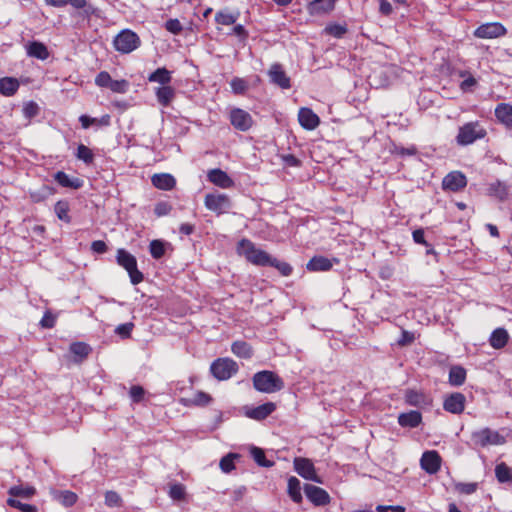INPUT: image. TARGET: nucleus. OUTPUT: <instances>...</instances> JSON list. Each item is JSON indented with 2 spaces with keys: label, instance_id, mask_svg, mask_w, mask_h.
<instances>
[{
  "label": "nucleus",
  "instance_id": "a19ab883",
  "mask_svg": "<svg viewBox=\"0 0 512 512\" xmlns=\"http://www.w3.org/2000/svg\"><path fill=\"white\" fill-rule=\"evenodd\" d=\"M489 193L500 200H504L508 195V187L506 184L496 181L490 185Z\"/></svg>",
  "mask_w": 512,
  "mask_h": 512
},
{
  "label": "nucleus",
  "instance_id": "e433bc0d",
  "mask_svg": "<svg viewBox=\"0 0 512 512\" xmlns=\"http://www.w3.org/2000/svg\"><path fill=\"white\" fill-rule=\"evenodd\" d=\"M495 476L500 483L512 481V469L504 462L499 463L495 467Z\"/></svg>",
  "mask_w": 512,
  "mask_h": 512
},
{
  "label": "nucleus",
  "instance_id": "79ce46f5",
  "mask_svg": "<svg viewBox=\"0 0 512 512\" xmlns=\"http://www.w3.org/2000/svg\"><path fill=\"white\" fill-rule=\"evenodd\" d=\"M239 458V455L238 454H234V453H230L226 456H224L221 460H220V468L221 470L224 472V473H229L231 472L235 466H234V460Z\"/></svg>",
  "mask_w": 512,
  "mask_h": 512
},
{
  "label": "nucleus",
  "instance_id": "c85d7f7f",
  "mask_svg": "<svg viewBox=\"0 0 512 512\" xmlns=\"http://www.w3.org/2000/svg\"><path fill=\"white\" fill-rule=\"evenodd\" d=\"M53 497L55 500H57L59 503H61L65 507H70L74 505L77 501V495L69 490H63V491H54Z\"/></svg>",
  "mask_w": 512,
  "mask_h": 512
},
{
  "label": "nucleus",
  "instance_id": "3c124183",
  "mask_svg": "<svg viewBox=\"0 0 512 512\" xmlns=\"http://www.w3.org/2000/svg\"><path fill=\"white\" fill-rule=\"evenodd\" d=\"M150 253L152 257L155 259L161 258L165 253L163 242H161L160 240H153L150 243Z\"/></svg>",
  "mask_w": 512,
  "mask_h": 512
},
{
  "label": "nucleus",
  "instance_id": "a211bd4d",
  "mask_svg": "<svg viewBox=\"0 0 512 512\" xmlns=\"http://www.w3.org/2000/svg\"><path fill=\"white\" fill-rule=\"evenodd\" d=\"M208 180L214 185L228 189L234 186V181L229 177V175L221 170V169H212L207 174Z\"/></svg>",
  "mask_w": 512,
  "mask_h": 512
},
{
  "label": "nucleus",
  "instance_id": "5701e85b",
  "mask_svg": "<svg viewBox=\"0 0 512 512\" xmlns=\"http://www.w3.org/2000/svg\"><path fill=\"white\" fill-rule=\"evenodd\" d=\"M422 420L421 413L418 411H410L407 413H402L398 417V423L402 427H410L415 428L417 427Z\"/></svg>",
  "mask_w": 512,
  "mask_h": 512
},
{
  "label": "nucleus",
  "instance_id": "49530a36",
  "mask_svg": "<svg viewBox=\"0 0 512 512\" xmlns=\"http://www.w3.org/2000/svg\"><path fill=\"white\" fill-rule=\"evenodd\" d=\"M268 266L275 267L283 276H288L292 272V267L288 263L281 262L273 257Z\"/></svg>",
  "mask_w": 512,
  "mask_h": 512
},
{
  "label": "nucleus",
  "instance_id": "603ef678",
  "mask_svg": "<svg viewBox=\"0 0 512 512\" xmlns=\"http://www.w3.org/2000/svg\"><path fill=\"white\" fill-rule=\"evenodd\" d=\"M109 89L115 93H126L129 89V82L127 80H112Z\"/></svg>",
  "mask_w": 512,
  "mask_h": 512
},
{
  "label": "nucleus",
  "instance_id": "052dcab7",
  "mask_svg": "<svg viewBox=\"0 0 512 512\" xmlns=\"http://www.w3.org/2000/svg\"><path fill=\"white\" fill-rule=\"evenodd\" d=\"M133 327H134V325L131 322L124 323V324L119 325L115 329V332L118 335H120L122 338H128L130 336V334H131V331H132Z\"/></svg>",
  "mask_w": 512,
  "mask_h": 512
},
{
  "label": "nucleus",
  "instance_id": "f257e3e1",
  "mask_svg": "<svg viewBox=\"0 0 512 512\" xmlns=\"http://www.w3.org/2000/svg\"><path fill=\"white\" fill-rule=\"evenodd\" d=\"M253 385L257 391L263 393H274L284 387L283 380L272 371L257 372L253 376Z\"/></svg>",
  "mask_w": 512,
  "mask_h": 512
},
{
  "label": "nucleus",
  "instance_id": "412c9836",
  "mask_svg": "<svg viewBox=\"0 0 512 512\" xmlns=\"http://www.w3.org/2000/svg\"><path fill=\"white\" fill-rule=\"evenodd\" d=\"M276 406L272 402L264 403L262 405H259L258 407H255L253 409H250L247 411L246 415L249 418L255 419V420H263L266 417H268L274 410Z\"/></svg>",
  "mask_w": 512,
  "mask_h": 512
},
{
  "label": "nucleus",
  "instance_id": "4c0bfd02",
  "mask_svg": "<svg viewBox=\"0 0 512 512\" xmlns=\"http://www.w3.org/2000/svg\"><path fill=\"white\" fill-rule=\"evenodd\" d=\"M54 211L60 220L66 223L71 222V217L69 216L70 206L66 200H59L54 206Z\"/></svg>",
  "mask_w": 512,
  "mask_h": 512
},
{
  "label": "nucleus",
  "instance_id": "6ab92c4d",
  "mask_svg": "<svg viewBox=\"0 0 512 512\" xmlns=\"http://www.w3.org/2000/svg\"><path fill=\"white\" fill-rule=\"evenodd\" d=\"M405 400L409 405L416 407H427L432 404V399L427 396L425 393L416 391V390H408L405 393Z\"/></svg>",
  "mask_w": 512,
  "mask_h": 512
},
{
  "label": "nucleus",
  "instance_id": "8fccbe9b",
  "mask_svg": "<svg viewBox=\"0 0 512 512\" xmlns=\"http://www.w3.org/2000/svg\"><path fill=\"white\" fill-rule=\"evenodd\" d=\"M325 32L335 38H341L347 32V27L345 25L333 24L327 26Z\"/></svg>",
  "mask_w": 512,
  "mask_h": 512
},
{
  "label": "nucleus",
  "instance_id": "c03bdc74",
  "mask_svg": "<svg viewBox=\"0 0 512 512\" xmlns=\"http://www.w3.org/2000/svg\"><path fill=\"white\" fill-rule=\"evenodd\" d=\"M77 158L84 161L86 164L92 163L94 159V155L90 148L87 146L80 144L77 148Z\"/></svg>",
  "mask_w": 512,
  "mask_h": 512
},
{
  "label": "nucleus",
  "instance_id": "a18cd8bd",
  "mask_svg": "<svg viewBox=\"0 0 512 512\" xmlns=\"http://www.w3.org/2000/svg\"><path fill=\"white\" fill-rule=\"evenodd\" d=\"M237 17L229 12L220 11L215 15V21L221 25H232L236 22Z\"/></svg>",
  "mask_w": 512,
  "mask_h": 512
},
{
  "label": "nucleus",
  "instance_id": "4d7b16f0",
  "mask_svg": "<svg viewBox=\"0 0 512 512\" xmlns=\"http://www.w3.org/2000/svg\"><path fill=\"white\" fill-rule=\"evenodd\" d=\"M39 107L35 102H28L23 108V114L27 119L33 118L38 114Z\"/></svg>",
  "mask_w": 512,
  "mask_h": 512
},
{
  "label": "nucleus",
  "instance_id": "58836bf2",
  "mask_svg": "<svg viewBox=\"0 0 512 512\" xmlns=\"http://www.w3.org/2000/svg\"><path fill=\"white\" fill-rule=\"evenodd\" d=\"M251 456L253 457L254 461L262 467H272L274 465L273 461L267 460L265 458V453L263 449L259 447H251L250 449Z\"/></svg>",
  "mask_w": 512,
  "mask_h": 512
},
{
  "label": "nucleus",
  "instance_id": "c756f323",
  "mask_svg": "<svg viewBox=\"0 0 512 512\" xmlns=\"http://www.w3.org/2000/svg\"><path fill=\"white\" fill-rule=\"evenodd\" d=\"M172 77L171 72L168 71L166 68H157L153 73H151L148 76L149 82H156L162 84V86L167 85L170 83Z\"/></svg>",
  "mask_w": 512,
  "mask_h": 512
},
{
  "label": "nucleus",
  "instance_id": "7c9ffc66",
  "mask_svg": "<svg viewBox=\"0 0 512 512\" xmlns=\"http://www.w3.org/2000/svg\"><path fill=\"white\" fill-rule=\"evenodd\" d=\"M466 379V370L461 366H452L449 371V383L452 386H461Z\"/></svg>",
  "mask_w": 512,
  "mask_h": 512
},
{
  "label": "nucleus",
  "instance_id": "b1692460",
  "mask_svg": "<svg viewBox=\"0 0 512 512\" xmlns=\"http://www.w3.org/2000/svg\"><path fill=\"white\" fill-rule=\"evenodd\" d=\"M27 54L40 60H46L49 57L46 45L38 41L30 42L27 45Z\"/></svg>",
  "mask_w": 512,
  "mask_h": 512
},
{
  "label": "nucleus",
  "instance_id": "1a4fd4ad",
  "mask_svg": "<svg viewBox=\"0 0 512 512\" xmlns=\"http://www.w3.org/2000/svg\"><path fill=\"white\" fill-rule=\"evenodd\" d=\"M295 471L304 479L316 483H322L321 478L317 475L314 464L308 458L296 457L294 459Z\"/></svg>",
  "mask_w": 512,
  "mask_h": 512
},
{
  "label": "nucleus",
  "instance_id": "f03ea898",
  "mask_svg": "<svg viewBox=\"0 0 512 512\" xmlns=\"http://www.w3.org/2000/svg\"><path fill=\"white\" fill-rule=\"evenodd\" d=\"M237 251L239 255L244 256L247 261L257 266H268L272 256L267 252L256 248V246L248 239H242Z\"/></svg>",
  "mask_w": 512,
  "mask_h": 512
},
{
  "label": "nucleus",
  "instance_id": "ddd939ff",
  "mask_svg": "<svg viewBox=\"0 0 512 512\" xmlns=\"http://www.w3.org/2000/svg\"><path fill=\"white\" fill-rule=\"evenodd\" d=\"M304 492L306 497L316 506H324L330 502L329 494L318 486L306 484Z\"/></svg>",
  "mask_w": 512,
  "mask_h": 512
},
{
  "label": "nucleus",
  "instance_id": "0e129e2a",
  "mask_svg": "<svg viewBox=\"0 0 512 512\" xmlns=\"http://www.w3.org/2000/svg\"><path fill=\"white\" fill-rule=\"evenodd\" d=\"M145 391L141 386H132L130 388V397L134 402H140L144 397Z\"/></svg>",
  "mask_w": 512,
  "mask_h": 512
},
{
  "label": "nucleus",
  "instance_id": "dca6fc26",
  "mask_svg": "<svg viewBox=\"0 0 512 512\" xmlns=\"http://www.w3.org/2000/svg\"><path fill=\"white\" fill-rule=\"evenodd\" d=\"M443 407L450 413L460 414L465 408V396L458 392L452 393L444 400Z\"/></svg>",
  "mask_w": 512,
  "mask_h": 512
},
{
  "label": "nucleus",
  "instance_id": "0eeeda50",
  "mask_svg": "<svg viewBox=\"0 0 512 512\" xmlns=\"http://www.w3.org/2000/svg\"><path fill=\"white\" fill-rule=\"evenodd\" d=\"M204 205L208 210L220 215L228 212L232 203L226 194L214 192L206 194Z\"/></svg>",
  "mask_w": 512,
  "mask_h": 512
},
{
  "label": "nucleus",
  "instance_id": "09e8293b",
  "mask_svg": "<svg viewBox=\"0 0 512 512\" xmlns=\"http://www.w3.org/2000/svg\"><path fill=\"white\" fill-rule=\"evenodd\" d=\"M7 504L11 507L17 508L22 512H36L37 508L31 504L22 503L14 498H9L7 500Z\"/></svg>",
  "mask_w": 512,
  "mask_h": 512
},
{
  "label": "nucleus",
  "instance_id": "4468645a",
  "mask_svg": "<svg viewBox=\"0 0 512 512\" xmlns=\"http://www.w3.org/2000/svg\"><path fill=\"white\" fill-rule=\"evenodd\" d=\"M421 468L429 474H435L441 466V457L437 451H426L420 459Z\"/></svg>",
  "mask_w": 512,
  "mask_h": 512
},
{
  "label": "nucleus",
  "instance_id": "5fc2aeb1",
  "mask_svg": "<svg viewBox=\"0 0 512 512\" xmlns=\"http://www.w3.org/2000/svg\"><path fill=\"white\" fill-rule=\"evenodd\" d=\"M112 78L106 71L100 72L95 78V84L99 87L109 88Z\"/></svg>",
  "mask_w": 512,
  "mask_h": 512
},
{
  "label": "nucleus",
  "instance_id": "69168bd1",
  "mask_svg": "<svg viewBox=\"0 0 512 512\" xmlns=\"http://www.w3.org/2000/svg\"><path fill=\"white\" fill-rule=\"evenodd\" d=\"M414 340H415V336L413 333L403 330L401 337L398 339L397 343L400 346H407V345L413 343Z\"/></svg>",
  "mask_w": 512,
  "mask_h": 512
},
{
  "label": "nucleus",
  "instance_id": "de8ad7c7",
  "mask_svg": "<svg viewBox=\"0 0 512 512\" xmlns=\"http://www.w3.org/2000/svg\"><path fill=\"white\" fill-rule=\"evenodd\" d=\"M212 398L209 394L198 391L190 399L191 403L197 406H205L211 402Z\"/></svg>",
  "mask_w": 512,
  "mask_h": 512
},
{
  "label": "nucleus",
  "instance_id": "680f3d73",
  "mask_svg": "<svg viewBox=\"0 0 512 512\" xmlns=\"http://www.w3.org/2000/svg\"><path fill=\"white\" fill-rule=\"evenodd\" d=\"M50 193L48 187H44L42 191H35L30 193V198L33 202L38 203L44 201Z\"/></svg>",
  "mask_w": 512,
  "mask_h": 512
},
{
  "label": "nucleus",
  "instance_id": "9d476101",
  "mask_svg": "<svg viewBox=\"0 0 512 512\" xmlns=\"http://www.w3.org/2000/svg\"><path fill=\"white\" fill-rule=\"evenodd\" d=\"M229 118L232 126L240 131H247L253 125L252 116L247 111L240 108L232 109Z\"/></svg>",
  "mask_w": 512,
  "mask_h": 512
},
{
  "label": "nucleus",
  "instance_id": "9b49d317",
  "mask_svg": "<svg viewBox=\"0 0 512 512\" xmlns=\"http://www.w3.org/2000/svg\"><path fill=\"white\" fill-rule=\"evenodd\" d=\"M505 34V27L498 22L482 24L474 31V36L481 39L498 38Z\"/></svg>",
  "mask_w": 512,
  "mask_h": 512
},
{
  "label": "nucleus",
  "instance_id": "f8f14e48",
  "mask_svg": "<svg viewBox=\"0 0 512 512\" xmlns=\"http://www.w3.org/2000/svg\"><path fill=\"white\" fill-rule=\"evenodd\" d=\"M467 185V179L465 175L459 171H453L447 174L443 181L442 187L444 190L453 192L460 191Z\"/></svg>",
  "mask_w": 512,
  "mask_h": 512
},
{
  "label": "nucleus",
  "instance_id": "20e7f679",
  "mask_svg": "<svg viewBox=\"0 0 512 512\" xmlns=\"http://www.w3.org/2000/svg\"><path fill=\"white\" fill-rule=\"evenodd\" d=\"M117 263L129 274L132 284H139L143 280V274L137 269L136 258L125 249L117 250Z\"/></svg>",
  "mask_w": 512,
  "mask_h": 512
},
{
  "label": "nucleus",
  "instance_id": "c9c22d12",
  "mask_svg": "<svg viewBox=\"0 0 512 512\" xmlns=\"http://www.w3.org/2000/svg\"><path fill=\"white\" fill-rule=\"evenodd\" d=\"M288 494L294 502L302 501L300 481L294 476L288 479Z\"/></svg>",
  "mask_w": 512,
  "mask_h": 512
},
{
  "label": "nucleus",
  "instance_id": "4be33fe9",
  "mask_svg": "<svg viewBox=\"0 0 512 512\" xmlns=\"http://www.w3.org/2000/svg\"><path fill=\"white\" fill-rule=\"evenodd\" d=\"M157 101L164 107L170 105L175 98V89L169 85L156 88L155 91Z\"/></svg>",
  "mask_w": 512,
  "mask_h": 512
},
{
  "label": "nucleus",
  "instance_id": "423d86ee",
  "mask_svg": "<svg viewBox=\"0 0 512 512\" xmlns=\"http://www.w3.org/2000/svg\"><path fill=\"white\" fill-rule=\"evenodd\" d=\"M212 375L218 380H227L238 371L237 363L230 358H218L211 366Z\"/></svg>",
  "mask_w": 512,
  "mask_h": 512
},
{
  "label": "nucleus",
  "instance_id": "39448f33",
  "mask_svg": "<svg viewBox=\"0 0 512 512\" xmlns=\"http://www.w3.org/2000/svg\"><path fill=\"white\" fill-rule=\"evenodd\" d=\"M471 440L474 445L479 447L502 445L505 443V437L490 428H483L473 432Z\"/></svg>",
  "mask_w": 512,
  "mask_h": 512
},
{
  "label": "nucleus",
  "instance_id": "7ed1b4c3",
  "mask_svg": "<svg viewBox=\"0 0 512 512\" xmlns=\"http://www.w3.org/2000/svg\"><path fill=\"white\" fill-rule=\"evenodd\" d=\"M486 134L485 128L478 121L468 122L459 128L456 142L460 146H467L483 139Z\"/></svg>",
  "mask_w": 512,
  "mask_h": 512
},
{
  "label": "nucleus",
  "instance_id": "bb28decb",
  "mask_svg": "<svg viewBox=\"0 0 512 512\" xmlns=\"http://www.w3.org/2000/svg\"><path fill=\"white\" fill-rule=\"evenodd\" d=\"M332 266L331 260L323 256L313 257L306 265L309 271H328Z\"/></svg>",
  "mask_w": 512,
  "mask_h": 512
},
{
  "label": "nucleus",
  "instance_id": "bf43d9fd",
  "mask_svg": "<svg viewBox=\"0 0 512 512\" xmlns=\"http://www.w3.org/2000/svg\"><path fill=\"white\" fill-rule=\"evenodd\" d=\"M231 88L234 93L236 94H242L247 88L246 82L243 79L240 78H234L231 83Z\"/></svg>",
  "mask_w": 512,
  "mask_h": 512
},
{
  "label": "nucleus",
  "instance_id": "72a5a7b5",
  "mask_svg": "<svg viewBox=\"0 0 512 512\" xmlns=\"http://www.w3.org/2000/svg\"><path fill=\"white\" fill-rule=\"evenodd\" d=\"M18 87L19 83L14 78L4 77L0 79V93L5 96H12L15 94Z\"/></svg>",
  "mask_w": 512,
  "mask_h": 512
},
{
  "label": "nucleus",
  "instance_id": "2eb2a0df",
  "mask_svg": "<svg viewBox=\"0 0 512 512\" xmlns=\"http://www.w3.org/2000/svg\"><path fill=\"white\" fill-rule=\"evenodd\" d=\"M270 81L282 89L290 88V78L287 76L282 65L274 63L268 70Z\"/></svg>",
  "mask_w": 512,
  "mask_h": 512
},
{
  "label": "nucleus",
  "instance_id": "cd10ccee",
  "mask_svg": "<svg viewBox=\"0 0 512 512\" xmlns=\"http://www.w3.org/2000/svg\"><path fill=\"white\" fill-rule=\"evenodd\" d=\"M509 339L508 332L504 328H497L490 336V345L495 349L503 348Z\"/></svg>",
  "mask_w": 512,
  "mask_h": 512
},
{
  "label": "nucleus",
  "instance_id": "2f4dec72",
  "mask_svg": "<svg viewBox=\"0 0 512 512\" xmlns=\"http://www.w3.org/2000/svg\"><path fill=\"white\" fill-rule=\"evenodd\" d=\"M54 178L63 187L78 189L82 186V181L80 179L70 178L65 172L62 171H58Z\"/></svg>",
  "mask_w": 512,
  "mask_h": 512
},
{
  "label": "nucleus",
  "instance_id": "338daca9",
  "mask_svg": "<svg viewBox=\"0 0 512 512\" xmlns=\"http://www.w3.org/2000/svg\"><path fill=\"white\" fill-rule=\"evenodd\" d=\"M55 321V316L51 312L47 311L41 319L40 324L44 328H52L55 325Z\"/></svg>",
  "mask_w": 512,
  "mask_h": 512
},
{
  "label": "nucleus",
  "instance_id": "473e14b6",
  "mask_svg": "<svg viewBox=\"0 0 512 512\" xmlns=\"http://www.w3.org/2000/svg\"><path fill=\"white\" fill-rule=\"evenodd\" d=\"M70 352L75 356V361L81 362L90 354L91 348L83 342H76L71 344Z\"/></svg>",
  "mask_w": 512,
  "mask_h": 512
},
{
  "label": "nucleus",
  "instance_id": "393cba45",
  "mask_svg": "<svg viewBox=\"0 0 512 512\" xmlns=\"http://www.w3.org/2000/svg\"><path fill=\"white\" fill-rule=\"evenodd\" d=\"M152 184L162 190H170L175 186V179L172 175L162 173V174H155L152 177Z\"/></svg>",
  "mask_w": 512,
  "mask_h": 512
},
{
  "label": "nucleus",
  "instance_id": "864d4df0",
  "mask_svg": "<svg viewBox=\"0 0 512 512\" xmlns=\"http://www.w3.org/2000/svg\"><path fill=\"white\" fill-rule=\"evenodd\" d=\"M121 497L114 491H107L105 494V504L109 507H118L121 505Z\"/></svg>",
  "mask_w": 512,
  "mask_h": 512
},
{
  "label": "nucleus",
  "instance_id": "6e6552de",
  "mask_svg": "<svg viewBox=\"0 0 512 512\" xmlns=\"http://www.w3.org/2000/svg\"><path fill=\"white\" fill-rule=\"evenodd\" d=\"M114 47L121 53H130L140 45V38L131 30L121 31L114 39Z\"/></svg>",
  "mask_w": 512,
  "mask_h": 512
},
{
  "label": "nucleus",
  "instance_id": "774afa93",
  "mask_svg": "<svg viewBox=\"0 0 512 512\" xmlns=\"http://www.w3.org/2000/svg\"><path fill=\"white\" fill-rule=\"evenodd\" d=\"M376 510L378 512H405V508L402 506H377Z\"/></svg>",
  "mask_w": 512,
  "mask_h": 512
},
{
  "label": "nucleus",
  "instance_id": "e2e57ef3",
  "mask_svg": "<svg viewBox=\"0 0 512 512\" xmlns=\"http://www.w3.org/2000/svg\"><path fill=\"white\" fill-rule=\"evenodd\" d=\"M171 209H172V207L169 203L159 202L156 204V206L154 208V212L157 216L161 217V216H165V215L169 214Z\"/></svg>",
  "mask_w": 512,
  "mask_h": 512
},
{
  "label": "nucleus",
  "instance_id": "ea45409f",
  "mask_svg": "<svg viewBox=\"0 0 512 512\" xmlns=\"http://www.w3.org/2000/svg\"><path fill=\"white\" fill-rule=\"evenodd\" d=\"M8 493L12 497L30 498L35 494V488L31 486H13L9 489Z\"/></svg>",
  "mask_w": 512,
  "mask_h": 512
},
{
  "label": "nucleus",
  "instance_id": "13d9d810",
  "mask_svg": "<svg viewBox=\"0 0 512 512\" xmlns=\"http://www.w3.org/2000/svg\"><path fill=\"white\" fill-rule=\"evenodd\" d=\"M455 488L458 492L469 495L476 491L477 483H457Z\"/></svg>",
  "mask_w": 512,
  "mask_h": 512
},
{
  "label": "nucleus",
  "instance_id": "f704fd0d",
  "mask_svg": "<svg viewBox=\"0 0 512 512\" xmlns=\"http://www.w3.org/2000/svg\"><path fill=\"white\" fill-rule=\"evenodd\" d=\"M233 354L237 357L248 359L252 356V348L245 341H235L231 346Z\"/></svg>",
  "mask_w": 512,
  "mask_h": 512
},
{
  "label": "nucleus",
  "instance_id": "a878e982",
  "mask_svg": "<svg viewBox=\"0 0 512 512\" xmlns=\"http://www.w3.org/2000/svg\"><path fill=\"white\" fill-rule=\"evenodd\" d=\"M336 0H314L309 6L311 14H322L331 11L334 8Z\"/></svg>",
  "mask_w": 512,
  "mask_h": 512
},
{
  "label": "nucleus",
  "instance_id": "aec40b11",
  "mask_svg": "<svg viewBox=\"0 0 512 512\" xmlns=\"http://www.w3.org/2000/svg\"><path fill=\"white\" fill-rule=\"evenodd\" d=\"M495 116L507 128L512 129V106L510 104H498L495 108Z\"/></svg>",
  "mask_w": 512,
  "mask_h": 512
},
{
  "label": "nucleus",
  "instance_id": "37998d69",
  "mask_svg": "<svg viewBox=\"0 0 512 512\" xmlns=\"http://www.w3.org/2000/svg\"><path fill=\"white\" fill-rule=\"evenodd\" d=\"M168 494L173 500H183L185 497V487L180 483L171 484Z\"/></svg>",
  "mask_w": 512,
  "mask_h": 512
},
{
  "label": "nucleus",
  "instance_id": "f3484780",
  "mask_svg": "<svg viewBox=\"0 0 512 512\" xmlns=\"http://www.w3.org/2000/svg\"><path fill=\"white\" fill-rule=\"evenodd\" d=\"M298 121L306 130H314L320 123L319 117L310 108L306 107L299 110Z\"/></svg>",
  "mask_w": 512,
  "mask_h": 512
},
{
  "label": "nucleus",
  "instance_id": "6e6d98bb",
  "mask_svg": "<svg viewBox=\"0 0 512 512\" xmlns=\"http://www.w3.org/2000/svg\"><path fill=\"white\" fill-rule=\"evenodd\" d=\"M165 28L167 31L175 35L179 34L183 30V27L178 19H169L166 21Z\"/></svg>",
  "mask_w": 512,
  "mask_h": 512
}]
</instances>
